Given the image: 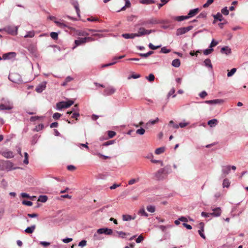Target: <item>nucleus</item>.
I'll use <instances>...</instances> for the list:
<instances>
[{
    "mask_svg": "<svg viewBox=\"0 0 248 248\" xmlns=\"http://www.w3.org/2000/svg\"><path fill=\"white\" fill-rule=\"evenodd\" d=\"M171 172V167L170 165L166 166L163 168L159 169L156 173L155 176L158 180H163L168 174Z\"/></svg>",
    "mask_w": 248,
    "mask_h": 248,
    "instance_id": "obj_1",
    "label": "nucleus"
},
{
    "mask_svg": "<svg viewBox=\"0 0 248 248\" xmlns=\"http://www.w3.org/2000/svg\"><path fill=\"white\" fill-rule=\"evenodd\" d=\"M112 232V230L110 229L100 228L98 229L96 233H94L93 238L96 240H100L101 238L99 236V234L104 233L107 235H110Z\"/></svg>",
    "mask_w": 248,
    "mask_h": 248,
    "instance_id": "obj_2",
    "label": "nucleus"
},
{
    "mask_svg": "<svg viewBox=\"0 0 248 248\" xmlns=\"http://www.w3.org/2000/svg\"><path fill=\"white\" fill-rule=\"evenodd\" d=\"M94 41V39L91 37H85L84 38H79L75 41V46L73 47L72 49H75L77 46L84 44L87 42H91Z\"/></svg>",
    "mask_w": 248,
    "mask_h": 248,
    "instance_id": "obj_3",
    "label": "nucleus"
},
{
    "mask_svg": "<svg viewBox=\"0 0 248 248\" xmlns=\"http://www.w3.org/2000/svg\"><path fill=\"white\" fill-rule=\"evenodd\" d=\"M9 79L14 83L20 84L23 82L21 76L16 73H10L9 75Z\"/></svg>",
    "mask_w": 248,
    "mask_h": 248,
    "instance_id": "obj_4",
    "label": "nucleus"
},
{
    "mask_svg": "<svg viewBox=\"0 0 248 248\" xmlns=\"http://www.w3.org/2000/svg\"><path fill=\"white\" fill-rule=\"evenodd\" d=\"M74 102L72 100H68L67 101H62L57 103V109L60 110L64 108H68L74 104Z\"/></svg>",
    "mask_w": 248,
    "mask_h": 248,
    "instance_id": "obj_5",
    "label": "nucleus"
},
{
    "mask_svg": "<svg viewBox=\"0 0 248 248\" xmlns=\"http://www.w3.org/2000/svg\"><path fill=\"white\" fill-rule=\"evenodd\" d=\"M18 27L17 26H7L4 28L0 29V32L5 31L8 33L16 35L17 34Z\"/></svg>",
    "mask_w": 248,
    "mask_h": 248,
    "instance_id": "obj_6",
    "label": "nucleus"
},
{
    "mask_svg": "<svg viewBox=\"0 0 248 248\" xmlns=\"http://www.w3.org/2000/svg\"><path fill=\"white\" fill-rule=\"evenodd\" d=\"M155 30H146L143 27L139 28L138 32L136 33L137 37H140L145 35H148L152 32H154Z\"/></svg>",
    "mask_w": 248,
    "mask_h": 248,
    "instance_id": "obj_7",
    "label": "nucleus"
},
{
    "mask_svg": "<svg viewBox=\"0 0 248 248\" xmlns=\"http://www.w3.org/2000/svg\"><path fill=\"white\" fill-rule=\"evenodd\" d=\"M193 28V27L192 26H189L186 27L178 28L176 31V34L177 36L183 35L191 30Z\"/></svg>",
    "mask_w": 248,
    "mask_h": 248,
    "instance_id": "obj_8",
    "label": "nucleus"
},
{
    "mask_svg": "<svg viewBox=\"0 0 248 248\" xmlns=\"http://www.w3.org/2000/svg\"><path fill=\"white\" fill-rule=\"evenodd\" d=\"M46 82L44 81L39 84L35 88V91L38 93H41L46 88Z\"/></svg>",
    "mask_w": 248,
    "mask_h": 248,
    "instance_id": "obj_9",
    "label": "nucleus"
},
{
    "mask_svg": "<svg viewBox=\"0 0 248 248\" xmlns=\"http://www.w3.org/2000/svg\"><path fill=\"white\" fill-rule=\"evenodd\" d=\"M157 23V21L155 19L152 18L148 20L141 21L140 25L142 26H147L149 24H156Z\"/></svg>",
    "mask_w": 248,
    "mask_h": 248,
    "instance_id": "obj_10",
    "label": "nucleus"
},
{
    "mask_svg": "<svg viewBox=\"0 0 248 248\" xmlns=\"http://www.w3.org/2000/svg\"><path fill=\"white\" fill-rule=\"evenodd\" d=\"M13 107V104L10 102H7L6 104H0V110H10Z\"/></svg>",
    "mask_w": 248,
    "mask_h": 248,
    "instance_id": "obj_11",
    "label": "nucleus"
},
{
    "mask_svg": "<svg viewBox=\"0 0 248 248\" xmlns=\"http://www.w3.org/2000/svg\"><path fill=\"white\" fill-rule=\"evenodd\" d=\"M71 4L74 7L78 16L80 17V10L79 8V4L78 1L76 0H71Z\"/></svg>",
    "mask_w": 248,
    "mask_h": 248,
    "instance_id": "obj_12",
    "label": "nucleus"
},
{
    "mask_svg": "<svg viewBox=\"0 0 248 248\" xmlns=\"http://www.w3.org/2000/svg\"><path fill=\"white\" fill-rule=\"evenodd\" d=\"M213 212L211 213L212 216L217 217L220 216L221 214V210L220 207H217L215 208H213L212 209Z\"/></svg>",
    "mask_w": 248,
    "mask_h": 248,
    "instance_id": "obj_13",
    "label": "nucleus"
},
{
    "mask_svg": "<svg viewBox=\"0 0 248 248\" xmlns=\"http://www.w3.org/2000/svg\"><path fill=\"white\" fill-rule=\"evenodd\" d=\"M1 155L7 158H11L14 156L13 153L9 150L3 151L2 152Z\"/></svg>",
    "mask_w": 248,
    "mask_h": 248,
    "instance_id": "obj_14",
    "label": "nucleus"
},
{
    "mask_svg": "<svg viewBox=\"0 0 248 248\" xmlns=\"http://www.w3.org/2000/svg\"><path fill=\"white\" fill-rule=\"evenodd\" d=\"M220 52L227 55H230L232 53V50L228 46H224L221 48Z\"/></svg>",
    "mask_w": 248,
    "mask_h": 248,
    "instance_id": "obj_15",
    "label": "nucleus"
},
{
    "mask_svg": "<svg viewBox=\"0 0 248 248\" xmlns=\"http://www.w3.org/2000/svg\"><path fill=\"white\" fill-rule=\"evenodd\" d=\"M199 11V8H195L192 10H190L187 15V17L188 18L192 17L195 16L196 15L198 14Z\"/></svg>",
    "mask_w": 248,
    "mask_h": 248,
    "instance_id": "obj_16",
    "label": "nucleus"
},
{
    "mask_svg": "<svg viewBox=\"0 0 248 248\" xmlns=\"http://www.w3.org/2000/svg\"><path fill=\"white\" fill-rule=\"evenodd\" d=\"M115 92V89L112 87H109L106 88L104 91V93L106 95H108L114 93Z\"/></svg>",
    "mask_w": 248,
    "mask_h": 248,
    "instance_id": "obj_17",
    "label": "nucleus"
},
{
    "mask_svg": "<svg viewBox=\"0 0 248 248\" xmlns=\"http://www.w3.org/2000/svg\"><path fill=\"white\" fill-rule=\"evenodd\" d=\"M16 56V53L14 52H9L7 53L4 54L3 55V59H9L11 58L15 57Z\"/></svg>",
    "mask_w": 248,
    "mask_h": 248,
    "instance_id": "obj_18",
    "label": "nucleus"
},
{
    "mask_svg": "<svg viewBox=\"0 0 248 248\" xmlns=\"http://www.w3.org/2000/svg\"><path fill=\"white\" fill-rule=\"evenodd\" d=\"M205 103L208 104H217L223 103V100L221 99H214L211 100H207L204 102Z\"/></svg>",
    "mask_w": 248,
    "mask_h": 248,
    "instance_id": "obj_19",
    "label": "nucleus"
},
{
    "mask_svg": "<svg viewBox=\"0 0 248 248\" xmlns=\"http://www.w3.org/2000/svg\"><path fill=\"white\" fill-rule=\"evenodd\" d=\"M122 36L125 39H134L137 37L136 33H124Z\"/></svg>",
    "mask_w": 248,
    "mask_h": 248,
    "instance_id": "obj_20",
    "label": "nucleus"
},
{
    "mask_svg": "<svg viewBox=\"0 0 248 248\" xmlns=\"http://www.w3.org/2000/svg\"><path fill=\"white\" fill-rule=\"evenodd\" d=\"M231 170V166H225L222 167V172L223 174L226 176L228 174Z\"/></svg>",
    "mask_w": 248,
    "mask_h": 248,
    "instance_id": "obj_21",
    "label": "nucleus"
},
{
    "mask_svg": "<svg viewBox=\"0 0 248 248\" xmlns=\"http://www.w3.org/2000/svg\"><path fill=\"white\" fill-rule=\"evenodd\" d=\"M213 17L214 18L215 20H218L219 21H222L224 19V18L222 14L220 13H217L216 15H213ZM215 23V21H214V23Z\"/></svg>",
    "mask_w": 248,
    "mask_h": 248,
    "instance_id": "obj_22",
    "label": "nucleus"
},
{
    "mask_svg": "<svg viewBox=\"0 0 248 248\" xmlns=\"http://www.w3.org/2000/svg\"><path fill=\"white\" fill-rule=\"evenodd\" d=\"M218 123L217 120L216 119H213L211 120H209L208 122V124L211 127H215L217 125Z\"/></svg>",
    "mask_w": 248,
    "mask_h": 248,
    "instance_id": "obj_23",
    "label": "nucleus"
},
{
    "mask_svg": "<svg viewBox=\"0 0 248 248\" xmlns=\"http://www.w3.org/2000/svg\"><path fill=\"white\" fill-rule=\"evenodd\" d=\"M181 62L179 59H175L172 62L171 65L174 67H179L180 66Z\"/></svg>",
    "mask_w": 248,
    "mask_h": 248,
    "instance_id": "obj_24",
    "label": "nucleus"
},
{
    "mask_svg": "<svg viewBox=\"0 0 248 248\" xmlns=\"http://www.w3.org/2000/svg\"><path fill=\"white\" fill-rule=\"evenodd\" d=\"M35 225H33L31 226V227H27L25 229V232L28 233H31L34 232V231L35 230Z\"/></svg>",
    "mask_w": 248,
    "mask_h": 248,
    "instance_id": "obj_25",
    "label": "nucleus"
},
{
    "mask_svg": "<svg viewBox=\"0 0 248 248\" xmlns=\"http://www.w3.org/2000/svg\"><path fill=\"white\" fill-rule=\"evenodd\" d=\"M78 34L81 36H86L90 35L89 32L87 31H78Z\"/></svg>",
    "mask_w": 248,
    "mask_h": 248,
    "instance_id": "obj_26",
    "label": "nucleus"
},
{
    "mask_svg": "<svg viewBox=\"0 0 248 248\" xmlns=\"http://www.w3.org/2000/svg\"><path fill=\"white\" fill-rule=\"evenodd\" d=\"M155 2V0H140V3L146 4V5H150L153 3H154Z\"/></svg>",
    "mask_w": 248,
    "mask_h": 248,
    "instance_id": "obj_27",
    "label": "nucleus"
},
{
    "mask_svg": "<svg viewBox=\"0 0 248 248\" xmlns=\"http://www.w3.org/2000/svg\"><path fill=\"white\" fill-rule=\"evenodd\" d=\"M75 112H79V108L78 105H75L72 108V110L67 111V114H71Z\"/></svg>",
    "mask_w": 248,
    "mask_h": 248,
    "instance_id": "obj_28",
    "label": "nucleus"
},
{
    "mask_svg": "<svg viewBox=\"0 0 248 248\" xmlns=\"http://www.w3.org/2000/svg\"><path fill=\"white\" fill-rule=\"evenodd\" d=\"M123 220L124 221H128L132 220V216L129 215H123L122 216Z\"/></svg>",
    "mask_w": 248,
    "mask_h": 248,
    "instance_id": "obj_29",
    "label": "nucleus"
},
{
    "mask_svg": "<svg viewBox=\"0 0 248 248\" xmlns=\"http://www.w3.org/2000/svg\"><path fill=\"white\" fill-rule=\"evenodd\" d=\"M201 224L202 225V226L201 229L198 231V232H199V234H200V235L203 239H205L206 237L203 233V232H204L203 224L202 223H201Z\"/></svg>",
    "mask_w": 248,
    "mask_h": 248,
    "instance_id": "obj_30",
    "label": "nucleus"
},
{
    "mask_svg": "<svg viewBox=\"0 0 248 248\" xmlns=\"http://www.w3.org/2000/svg\"><path fill=\"white\" fill-rule=\"evenodd\" d=\"M204 64L206 66L212 69L213 66L211 63V62L209 59H206L204 61Z\"/></svg>",
    "mask_w": 248,
    "mask_h": 248,
    "instance_id": "obj_31",
    "label": "nucleus"
},
{
    "mask_svg": "<svg viewBox=\"0 0 248 248\" xmlns=\"http://www.w3.org/2000/svg\"><path fill=\"white\" fill-rule=\"evenodd\" d=\"M138 214L142 216L146 217L148 216V214L145 212L144 208H140L138 212Z\"/></svg>",
    "mask_w": 248,
    "mask_h": 248,
    "instance_id": "obj_32",
    "label": "nucleus"
},
{
    "mask_svg": "<svg viewBox=\"0 0 248 248\" xmlns=\"http://www.w3.org/2000/svg\"><path fill=\"white\" fill-rule=\"evenodd\" d=\"M188 19L187 16H178L174 17V19L178 21H182Z\"/></svg>",
    "mask_w": 248,
    "mask_h": 248,
    "instance_id": "obj_33",
    "label": "nucleus"
},
{
    "mask_svg": "<svg viewBox=\"0 0 248 248\" xmlns=\"http://www.w3.org/2000/svg\"><path fill=\"white\" fill-rule=\"evenodd\" d=\"M34 35H35V33H34V31H29L27 32V34L24 35V38H28V37L32 38L34 36Z\"/></svg>",
    "mask_w": 248,
    "mask_h": 248,
    "instance_id": "obj_34",
    "label": "nucleus"
},
{
    "mask_svg": "<svg viewBox=\"0 0 248 248\" xmlns=\"http://www.w3.org/2000/svg\"><path fill=\"white\" fill-rule=\"evenodd\" d=\"M230 185V182L228 179H225L223 181L222 186L223 187H229Z\"/></svg>",
    "mask_w": 248,
    "mask_h": 248,
    "instance_id": "obj_35",
    "label": "nucleus"
},
{
    "mask_svg": "<svg viewBox=\"0 0 248 248\" xmlns=\"http://www.w3.org/2000/svg\"><path fill=\"white\" fill-rule=\"evenodd\" d=\"M140 181L139 178H137L135 179H131L128 181V185H132Z\"/></svg>",
    "mask_w": 248,
    "mask_h": 248,
    "instance_id": "obj_36",
    "label": "nucleus"
},
{
    "mask_svg": "<svg viewBox=\"0 0 248 248\" xmlns=\"http://www.w3.org/2000/svg\"><path fill=\"white\" fill-rule=\"evenodd\" d=\"M165 151V148L164 147H160L158 148H157L155 151V153L157 155H159L162 153H163Z\"/></svg>",
    "mask_w": 248,
    "mask_h": 248,
    "instance_id": "obj_37",
    "label": "nucleus"
},
{
    "mask_svg": "<svg viewBox=\"0 0 248 248\" xmlns=\"http://www.w3.org/2000/svg\"><path fill=\"white\" fill-rule=\"evenodd\" d=\"M145 132V130L143 128H140L137 130L136 134L140 135H143Z\"/></svg>",
    "mask_w": 248,
    "mask_h": 248,
    "instance_id": "obj_38",
    "label": "nucleus"
},
{
    "mask_svg": "<svg viewBox=\"0 0 248 248\" xmlns=\"http://www.w3.org/2000/svg\"><path fill=\"white\" fill-rule=\"evenodd\" d=\"M169 125L170 126L173 127L175 129L179 128L178 124H175L172 120H171L170 121Z\"/></svg>",
    "mask_w": 248,
    "mask_h": 248,
    "instance_id": "obj_39",
    "label": "nucleus"
},
{
    "mask_svg": "<svg viewBox=\"0 0 248 248\" xmlns=\"http://www.w3.org/2000/svg\"><path fill=\"white\" fill-rule=\"evenodd\" d=\"M236 71V69L233 68L230 71L228 72L227 73V76L228 77H232Z\"/></svg>",
    "mask_w": 248,
    "mask_h": 248,
    "instance_id": "obj_40",
    "label": "nucleus"
},
{
    "mask_svg": "<svg viewBox=\"0 0 248 248\" xmlns=\"http://www.w3.org/2000/svg\"><path fill=\"white\" fill-rule=\"evenodd\" d=\"M147 210L149 212L154 213L155 211V207L153 205H149L147 207Z\"/></svg>",
    "mask_w": 248,
    "mask_h": 248,
    "instance_id": "obj_41",
    "label": "nucleus"
},
{
    "mask_svg": "<svg viewBox=\"0 0 248 248\" xmlns=\"http://www.w3.org/2000/svg\"><path fill=\"white\" fill-rule=\"evenodd\" d=\"M188 124H189V123L188 122H186L184 121V122H181V123H179V124H178L179 128V127L184 128V127H186L187 125H188Z\"/></svg>",
    "mask_w": 248,
    "mask_h": 248,
    "instance_id": "obj_42",
    "label": "nucleus"
},
{
    "mask_svg": "<svg viewBox=\"0 0 248 248\" xmlns=\"http://www.w3.org/2000/svg\"><path fill=\"white\" fill-rule=\"evenodd\" d=\"M92 154L93 155H96L99 157H102L105 159H108L109 157L108 156L103 155L99 153H93Z\"/></svg>",
    "mask_w": 248,
    "mask_h": 248,
    "instance_id": "obj_43",
    "label": "nucleus"
},
{
    "mask_svg": "<svg viewBox=\"0 0 248 248\" xmlns=\"http://www.w3.org/2000/svg\"><path fill=\"white\" fill-rule=\"evenodd\" d=\"M55 22L60 28H64L67 27L66 25L63 22H61L60 21H55Z\"/></svg>",
    "mask_w": 248,
    "mask_h": 248,
    "instance_id": "obj_44",
    "label": "nucleus"
},
{
    "mask_svg": "<svg viewBox=\"0 0 248 248\" xmlns=\"http://www.w3.org/2000/svg\"><path fill=\"white\" fill-rule=\"evenodd\" d=\"M160 52L163 53H168L170 52V50L169 49H168L166 47L164 46L161 48Z\"/></svg>",
    "mask_w": 248,
    "mask_h": 248,
    "instance_id": "obj_45",
    "label": "nucleus"
},
{
    "mask_svg": "<svg viewBox=\"0 0 248 248\" xmlns=\"http://www.w3.org/2000/svg\"><path fill=\"white\" fill-rule=\"evenodd\" d=\"M214 49L213 48H209L206 49L203 51V54L205 55H208L211 53L213 51Z\"/></svg>",
    "mask_w": 248,
    "mask_h": 248,
    "instance_id": "obj_46",
    "label": "nucleus"
},
{
    "mask_svg": "<svg viewBox=\"0 0 248 248\" xmlns=\"http://www.w3.org/2000/svg\"><path fill=\"white\" fill-rule=\"evenodd\" d=\"M117 233L119 235V237L124 238L125 237V236L126 235V233L124 232H123L122 231H117Z\"/></svg>",
    "mask_w": 248,
    "mask_h": 248,
    "instance_id": "obj_47",
    "label": "nucleus"
},
{
    "mask_svg": "<svg viewBox=\"0 0 248 248\" xmlns=\"http://www.w3.org/2000/svg\"><path fill=\"white\" fill-rule=\"evenodd\" d=\"M175 92V90L174 88H172L170 90V91L169 92V93H168V96L169 97V96H170V95H173L172 97H175L176 96V94H174Z\"/></svg>",
    "mask_w": 248,
    "mask_h": 248,
    "instance_id": "obj_48",
    "label": "nucleus"
},
{
    "mask_svg": "<svg viewBox=\"0 0 248 248\" xmlns=\"http://www.w3.org/2000/svg\"><path fill=\"white\" fill-rule=\"evenodd\" d=\"M6 168L8 169L9 170H12V167L13 166V163L9 161H7L6 162Z\"/></svg>",
    "mask_w": 248,
    "mask_h": 248,
    "instance_id": "obj_49",
    "label": "nucleus"
},
{
    "mask_svg": "<svg viewBox=\"0 0 248 248\" xmlns=\"http://www.w3.org/2000/svg\"><path fill=\"white\" fill-rule=\"evenodd\" d=\"M214 0H208L207 2L203 5V7L204 8L208 7L214 2Z\"/></svg>",
    "mask_w": 248,
    "mask_h": 248,
    "instance_id": "obj_50",
    "label": "nucleus"
},
{
    "mask_svg": "<svg viewBox=\"0 0 248 248\" xmlns=\"http://www.w3.org/2000/svg\"><path fill=\"white\" fill-rule=\"evenodd\" d=\"M221 13L225 16H227L229 14V12L227 7H224L223 9H222Z\"/></svg>",
    "mask_w": 248,
    "mask_h": 248,
    "instance_id": "obj_51",
    "label": "nucleus"
},
{
    "mask_svg": "<svg viewBox=\"0 0 248 248\" xmlns=\"http://www.w3.org/2000/svg\"><path fill=\"white\" fill-rule=\"evenodd\" d=\"M50 36L52 39L56 40L58 39V34L57 32H52L50 33Z\"/></svg>",
    "mask_w": 248,
    "mask_h": 248,
    "instance_id": "obj_52",
    "label": "nucleus"
},
{
    "mask_svg": "<svg viewBox=\"0 0 248 248\" xmlns=\"http://www.w3.org/2000/svg\"><path fill=\"white\" fill-rule=\"evenodd\" d=\"M201 215L202 217H209L212 216L211 213H206L202 212L201 213Z\"/></svg>",
    "mask_w": 248,
    "mask_h": 248,
    "instance_id": "obj_53",
    "label": "nucleus"
},
{
    "mask_svg": "<svg viewBox=\"0 0 248 248\" xmlns=\"http://www.w3.org/2000/svg\"><path fill=\"white\" fill-rule=\"evenodd\" d=\"M24 160L23 161V162L25 164H28L29 163V160H28V154L27 153L25 152L24 153Z\"/></svg>",
    "mask_w": 248,
    "mask_h": 248,
    "instance_id": "obj_54",
    "label": "nucleus"
},
{
    "mask_svg": "<svg viewBox=\"0 0 248 248\" xmlns=\"http://www.w3.org/2000/svg\"><path fill=\"white\" fill-rule=\"evenodd\" d=\"M146 78L150 82L153 81L155 79V76L153 74H151L148 77H146Z\"/></svg>",
    "mask_w": 248,
    "mask_h": 248,
    "instance_id": "obj_55",
    "label": "nucleus"
},
{
    "mask_svg": "<svg viewBox=\"0 0 248 248\" xmlns=\"http://www.w3.org/2000/svg\"><path fill=\"white\" fill-rule=\"evenodd\" d=\"M218 44V42L216 41H215L214 39L212 40L210 45V47L211 48H212V47L216 46Z\"/></svg>",
    "mask_w": 248,
    "mask_h": 248,
    "instance_id": "obj_56",
    "label": "nucleus"
},
{
    "mask_svg": "<svg viewBox=\"0 0 248 248\" xmlns=\"http://www.w3.org/2000/svg\"><path fill=\"white\" fill-rule=\"evenodd\" d=\"M71 117L78 120V117L79 116V112H75L72 113Z\"/></svg>",
    "mask_w": 248,
    "mask_h": 248,
    "instance_id": "obj_57",
    "label": "nucleus"
},
{
    "mask_svg": "<svg viewBox=\"0 0 248 248\" xmlns=\"http://www.w3.org/2000/svg\"><path fill=\"white\" fill-rule=\"evenodd\" d=\"M143 240H144V237L141 235H140L136 239V242L137 243H140L141 242H142Z\"/></svg>",
    "mask_w": 248,
    "mask_h": 248,
    "instance_id": "obj_58",
    "label": "nucleus"
},
{
    "mask_svg": "<svg viewBox=\"0 0 248 248\" xmlns=\"http://www.w3.org/2000/svg\"><path fill=\"white\" fill-rule=\"evenodd\" d=\"M22 203L24 205H27L29 206H31L32 205V202H31L30 201H23L22 202Z\"/></svg>",
    "mask_w": 248,
    "mask_h": 248,
    "instance_id": "obj_59",
    "label": "nucleus"
},
{
    "mask_svg": "<svg viewBox=\"0 0 248 248\" xmlns=\"http://www.w3.org/2000/svg\"><path fill=\"white\" fill-rule=\"evenodd\" d=\"M61 115H62L61 114L58 113V112H56L53 114V119H54L55 120H57L61 117Z\"/></svg>",
    "mask_w": 248,
    "mask_h": 248,
    "instance_id": "obj_60",
    "label": "nucleus"
},
{
    "mask_svg": "<svg viewBox=\"0 0 248 248\" xmlns=\"http://www.w3.org/2000/svg\"><path fill=\"white\" fill-rule=\"evenodd\" d=\"M39 200L41 202H45L47 201V197L46 196H40Z\"/></svg>",
    "mask_w": 248,
    "mask_h": 248,
    "instance_id": "obj_61",
    "label": "nucleus"
},
{
    "mask_svg": "<svg viewBox=\"0 0 248 248\" xmlns=\"http://www.w3.org/2000/svg\"><path fill=\"white\" fill-rule=\"evenodd\" d=\"M39 243L41 245H42V246H43L44 247H47V246H49L50 244L49 242H46V241H40Z\"/></svg>",
    "mask_w": 248,
    "mask_h": 248,
    "instance_id": "obj_62",
    "label": "nucleus"
},
{
    "mask_svg": "<svg viewBox=\"0 0 248 248\" xmlns=\"http://www.w3.org/2000/svg\"><path fill=\"white\" fill-rule=\"evenodd\" d=\"M116 135V133L112 131H108V136L109 138H112Z\"/></svg>",
    "mask_w": 248,
    "mask_h": 248,
    "instance_id": "obj_63",
    "label": "nucleus"
},
{
    "mask_svg": "<svg viewBox=\"0 0 248 248\" xmlns=\"http://www.w3.org/2000/svg\"><path fill=\"white\" fill-rule=\"evenodd\" d=\"M207 95V93L205 91H203L200 93L199 96L202 98H204L205 96Z\"/></svg>",
    "mask_w": 248,
    "mask_h": 248,
    "instance_id": "obj_64",
    "label": "nucleus"
}]
</instances>
